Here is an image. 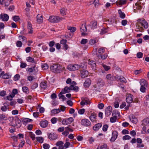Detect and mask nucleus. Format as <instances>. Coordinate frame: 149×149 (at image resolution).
<instances>
[{
  "mask_svg": "<svg viewBox=\"0 0 149 149\" xmlns=\"http://www.w3.org/2000/svg\"><path fill=\"white\" fill-rule=\"evenodd\" d=\"M65 19V17L60 16H57V23Z\"/></svg>",
  "mask_w": 149,
  "mask_h": 149,
  "instance_id": "e433bc0d",
  "label": "nucleus"
},
{
  "mask_svg": "<svg viewBox=\"0 0 149 149\" xmlns=\"http://www.w3.org/2000/svg\"><path fill=\"white\" fill-rule=\"evenodd\" d=\"M143 54L142 52H139L137 53V56L139 58H141L142 57Z\"/></svg>",
  "mask_w": 149,
  "mask_h": 149,
  "instance_id": "338daca9",
  "label": "nucleus"
},
{
  "mask_svg": "<svg viewBox=\"0 0 149 149\" xmlns=\"http://www.w3.org/2000/svg\"><path fill=\"white\" fill-rule=\"evenodd\" d=\"M43 146L45 149H49L50 147L49 145L47 143L44 144L43 145Z\"/></svg>",
  "mask_w": 149,
  "mask_h": 149,
  "instance_id": "bf43d9fd",
  "label": "nucleus"
},
{
  "mask_svg": "<svg viewBox=\"0 0 149 149\" xmlns=\"http://www.w3.org/2000/svg\"><path fill=\"white\" fill-rule=\"evenodd\" d=\"M38 84L37 83H34L31 86V88L32 89H34L38 87Z\"/></svg>",
  "mask_w": 149,
  "mask_h": 149,
  "instance_id": "e2e57ef3",
  "label": "nucleus"
},
{
  "mask_svg": "<svg viewBox=\"0 0 149 149\" xmlns=\"http://www.w3.org/2000/svg\"><path fill=\"white\" fill-rule=\"evenodd\" d=\"M40 86L43 88H46L47 87V85L45 82H41L40 84Z\"/></svg>",
  "mask_w": 149,
  "mask_h": 149,
  "instance_id": "ea45409f",
  "label": "nucleus"
},
{
  "mask_svg": "<svg viewBox=\"0 0 149 149\" xmlns=\"http://www.w3.org/2000/svg\"><path fill=\"white\" fill-rule=\"evenodd\" d=\"M63 142L62 141H60L57 142H56V146L59 147L60 146L63 145Z\"/></svg>",
  "mask_w": 149,
  "mask_h": 149,
  "instance_id": "052dcab7",
  "label": "nucleus"
},
{
  "mask_svg": "<svg viewBox=\"0 0 149 149\" xmlns=\"http://www.w3.org/2000/svg\"><path fill=\"white\" fill-rule=\"evenodd\" d=\"M48 124V122L47 120H43L40 122V124L42 127L45 128L47 126Z\"/></svg>",
  "mask_w": 149,
  "mask_h": 149,
  "instance_id": "aec40b11",
  "label": "nucleus"
},
{
  "mask_svg": "<svg viewBox=\"0 0 149 149\" xmlns=\"http://www.w3.org/2000/svg\"><path fill=\"white\" fill-rule=\"evenodd\" d=\"M48 138L50 139L55 140L57 138V135L54 133H51L48 135Z\"/></svg>",
  "mask_w": 149,
  "mask_h": 149,
  "instance_id": "a211bd4d",
  "label": "nucleus"
},
{
  "mask_svg": "<svg viewBox=\"0 0 149 149\" xmlns=\"http://www.w3.org/2000/svg\"><path fill=\"white\" fill-rule=\"evenodd\" d=\"M116 76L114 77L112 76L111 74H108L106 76V78L107 79L110 80H114L116 79Z\"/></svg>",
  "mask_w": 149,
  "mask_h": 149,
  "instance_id": "cd10ccee",
  "label": "nucleus"
},
{
  "mask_svg": "<svg viewBox=\"0 0 149 149\" xmlns=\"http://www.w3.org/2000/svg\"><path fill=\"white\" fill-rule=\"evenodd\" d=\"M96 115L95 114L92 113L90 116V119L92 122L95 121L96 120Z\"/></svg>",
  "mask_w": 149,
  "mask_h": 149,
  "instance_id": "2f4dec72",
  "label": "nucleus"
},
{
  "mask_svg": "<svg viewBox=\"0 0 149 149\" xmlns=\"http://www.w3.org/2000/svg\"><path fill=\"white\" fill-rule=\"evenodd\" d=\"M42 68L43 70H47L48 68V66L46 64H44L42 65Z\"/></svg>",
  "mask_w": 149,
  "mask_h": 149,
  "instance_id": "5fc2aeb1",
  "label": "nucleus"
},
{
  "mask_svg": "<svg viewBox=\"0 0 149 149\" xmlns=\"http://www.w3.org/2000/svg\"><path fill=\"white\" fill-rule=\"evenodd\" d=\"M32 120L31 119L28 118H24L23 119L22 122L23 124H26L29 122H30L32 121Z\"/></svg>",
  "mask_w": 149,
  "mask_h": 149,
  "instance_id": "473e14b6",
  "label": "nucleus"
},
{
  "mask_svg": "<svg viewBox=\"0 0 149 149\" xmlns=\"http://www.w3.org/2000/svg\"><path fill=\"white\" fill-rule=\"evenodd\" d=\"M74 119L72 117H70L68 118L64 119L62 122V124L63 125H67L72 122Z\"/></svg>",
  "mask_w": 149,
  "mask_h": 149,
  "instance_id": "39448f33",
  "label": "nucleus"
},
{
  "mask_svg": "<svg viewBox=\"0 0 149 149\" xmlns=\"http://www.w3.org/2000/svg\"><path fill=\"white\" fill-rule=\"evenodd\" d=\"M119 77L118 76H117V77L116 76V79H118L119 80H120L121 82H124L125 83H126V80L124 77H120V78H119Z\"/></svg>",
  "mask_w": 149,
  "mask_h": 149,
  "instance_id": "58836bf2",
  "label": "nucleus"
},
{
  "mask_svg": "<svg viewBox=\"0 0 149 149\" xmlns=\"http://www.w3.org/2000/svg\"><path fill=\"white\" fill-rule=\"evenodd\" d=\"M36 139L37 141L40 143H42L43 142V139L42 137H37L36 138Z\"/></svg>",
  "mask_w": 149,
  "mask_h": 149,
  "instance_id": "c03bdc74",
  "label": "nucleus"
},
{
  "mask_svg": "<svg viewBox=\"0 0 149 149\" xmlns=\"http://www.w3.org/2000/svg\"><path fill=\"white\" fill-rule=\"evenodd\" d=\"M117 117L116 116L111 117L110 119V121L111 123H114L116 120Z\"/></svg>",
  "mask_w": 149,
  "mask_h": 149,
  "instance_id": "8fccbe9b",
  "label": "nucleus"
},
{
  "mask_svg": "<svg viewBox=\"0 0 149 149\" xmlns=\"http://www.w3.org/2000/svg\"><path fill=\"white\" fill-rule=\"evenodd\" d=\"M108 127V126L107 125H104L103 127L102 130L106 132L107 131Z\"/></svg>",
  "mask_w": 149,
  "mask_h": 149,
  "instance_id": "680f3d73",
  "label": "nucleus"
},
{
  "mask_svg": "<svg viewBox=\"0 0 149 149\" xmlns=\"http://www.w3.org/2000/svg\"><path fill=\"white\" fill-rule=\"evenodd\" d=\"M88 61H89L88 63V64L90 65L93 68L95 69L96 68L95 62L93 61H91L90 59H89Z\"/></svg>",
  "mask_w": 149,
  "mask_h": 149,
  "instance_id": "5701e85b",
  "label": "nucleus"
},
{
  "mask_svg": "<svg viewBox=\"0 0 149 149\" xmlns=\"http://www.w3.org/2000/svg\"><path fill=\"white\" fill-rule=\"evenodd\" d=\"M127 20L124 19L122 21L121 24L123 26H125L127 24Z\"/></svg>",
  "mask_w": 149,
  "mask_h": 149,
  "instance_id": "774afa93",
  "label": "nucleus"
},
{
  "mask_svg": "<svg viewBox=\"0 0 149 149\" xmlns=\"http://www.w3.org/2000/svg\"><path fill=\"white\" fill-rule=\"evenodd\" d=\"M51 70L54 72L58 71L59 70H61L64 69V67H62L60 65L55 64L53 65H52L51 68Z\"/></svg>",
  "mask_w": 149,
  "mask_h": 149,
  "instance_id": "7ed1b4c3",
  "label": "nucleus"
},
{
  "mask_svg": "<svg viewBox=\"0 0 149 149\" xmlns=\"http://www.w3.org/2000/svg\"><path fill=\"white\" fill-rule=\"evenodd\" d=\"M26 60L29 62H34V58L30 57H28L26 59Z\"/></svg>",
  "mask_w": 149,
  "mask_h": 149,
  "instance_id": "de8ad7c7",
  "label": "nucleus"
},
{
  "mask_svg": "<svg viewBox=\"0 0 149 149\" xmlns=\"http://www.w3.org/2000/svg\"><path fill=\"white\" fill-rule=\"evenodd\" d=\"M60 14L62 16H64L66 14L67 9L65 7H61L60 9Z\"/></svg>",
  "mask_w": 149,
  "mask_h": 149,
  "instance_id": "f8f14e48",
  "label": "nucleus"
},
{
  "mask_svg": "<svg viewBox=\"0 0 149 149\" xmlns=\"http://www.w3.org/2000/svg\"><path fill=\"white\" fill-rule=\"evenodd\" d=\"M72 86H70L69 87L66 86L65 87L64 89L61 92H62L63 93L65 94L67 93H69L70 92V90H71V88H72Z\"/></svg>",
  "mask_w": 149,
  "mask_h": 149,
  "instance_id": "6ab92c4d",
  "label": "nucleus"
},
{
  "mask_svg": "<svg viewBox=\"0 0 149 149\" xmlns=\"http://www.w3.org/2000/svg\"><path fill=\"white\" fill-rule=\"evenodd\" d=\"M140 83L141 86H147L148 85L147 81L143 79H142L140 80Z\"/></svg>",
  "mask_w": 149,
  "mask_h": 149,
  "instance_id": "b1692460",
  "label": "nucleus"
},
{
  "mask_svg": "<svg viewBox=\"0 0 149 149\" xmlns=\"http://www.w3.org/2000/svg\"><path fill=\"white\" fill-rule=\"evenodd\" d=\"M61 112V110L60 109H53L51 111L52 114H57Z\"/></svg>",
  "mask_w": 149,
  "mask_h": 149,
  "instance_id": "7c9ffc66",
  "label": "nucleus"
},
{
  "mask_svg": "<svg viewBox=\"0 0 149 149\" xmlns=\"http://www.w3.org/2000/svg\"><path fill=\"white\" fill-rule=\"evenodd\" d=\"M81 125L86 127H89L91 125V123L89 120L87 119H83L81 121Z\"/></svg>",
  "mask_w": 149,
  "mask_h": 149,
  "instance_id": "423d86ee",
  "label": "nucleus"
},
{
  "mask_svg": "<svg viewBox=\"0 0 149 149\" xmlns=\"http://www.w3.org/2000/svg\"><path fill=\"white\" fill-rule=\"evenodd\" d=\"M71 86H72V88H72L71 90H73L76 91H78V90L79 88L77 86H75L74 87L72 85H71Z\"/></svg>",
  "mask_w": 149,
  "mask_h": 149,
  "instance_id": "0e129e2a",
  "label": "nucleus"
},
{
  "mask_svg": "<svg viewBox=\"0 0 149 149\" xmlns=\"http://www.w3.org/2000/svg\"><path fill=\"white\" fill-rule=\"evenodd\" d=\"M62 92H61L58 95V96L59 97V98L62 99L63 101H64L66 99V98L63 95H62L63 94Z\"/></svg>",
  "mask_w": 149,
  "mask_h": 149,
  "instance_id": "4c0bfd02",
  "label": "nucleus"
},
{
  "mask_svg": "<svg viewBox=\"0 0 149 149\" xmlns=\"http://www.w3.org/2000/svg\"><path fill=\"white\" fill-rule=\"evenodd\" d=\"M140 2H138L135 3V5L137 6L136 8L138 9H141L142 8V7L140 5Z\"/></svg>",
  "mask_w": 149,
  "mask_h": 149,
  "instance_id": "a18cd8bd",
  "label": "nucleus"
},
{
  "mask_svg": "<svg viewBox=\"0 0 149 149\" xmlns=\"http://www.w3.org/2000/svg\"><path fill=\"white\" fill-rule=\"evenodd\" d=\"M11 76L8 73L4 74L2 76V78L3 79H8Z\"/></svg>",
  "mask_w": 149,
  "mask_h": 149,
  "instance_id": "79ce46f5",
  "label": "nucleus"
},
{
  "mask_svg": "<svg viewBox=\"0 0 149 149\" xmlns=\"http://www.w3.org/2000/svg\"><path fill=\"white\" fill-rule=\"evenodd\" d=\"M132 95L128 94L126 98L127 102L128 103H131L133 102Z\"/></svg>",
  "mask_w": 149,
  "mask_h": 149,
  "instance_id": "dca6fc26",
  "label": "nucleus"
},
{
  "mask_svg": "<svg viewBox=\"0 0 149 149\" xmlns=\"http://www.w3.org/2000/svg\"><path fill=\"white\" fill-rule=\"evenodd\" d=\"M102 65L103 68H104V70L106 71H108L110 68L109 66H107L106 65H105L104 64H102Z\"/></svg>",
  "mask_w": 149,
  "mask_h": 149,
  "instance_id": "864d4df0",
  "label": "nucleus"
},
{
  "mask_svg": "<svg viewBox=\"0 0 149 149\" xmlns=\"http://www.w3.org/2000/svg\"><path fill=\"white\" fill-rule=\"evenodd\" d=\"M134 72L135 74L137 75L142 72V70L141 69L136 70L134 71Z\"/></svg>",
  "mask_w": 149,
  "mask_h": 149,
  "instance_id": "603ef678",
  "label": "nucleus"
},
{
  "mask_svg": "<svg viewBox=\"0 0 149 149\" xmlns=\"http://www.w3.org/2000/svg\"><path fill=\"white\" fill-rule=\"evenodd\" d=\"M130 119L131 121L134 123H136L137 122V119L133 116H130Z\"/></svg>",
  "mask_w": 149,
  "mask_h": 149,
  "instance_id": "c85d7f7f",
  "label": "nucleus"
},
{
  "mask_svg": "<svg viewBox=\"0 0 149 149\" xmlns=\"http://www.w3.org/2000/svg\"><path fill=\"white\" fill-rule=\"evenodd\" d=\"M102 126L101 123H98L96 124L93 127V130L95 131H97Z\"/></svg>",
  "mask_w": 149,
  "mask_h": 149,
  "instance_id": "393cba45",
  "label": "nucleus"
},
{
  "mask_svg": "<svg viewBox=\"0 0 149 149\" xmlns=\"http://www.w3.org/2000/svg\"><path fill=\"white\" fill-rule=\"evenodd\" d=\"M97 85L99 87H102L104 85V82L102 79L99 78L97 79Z\"/></svg>",
  "mask_w": 149,
  "mask_h": 149,
  "instance_id": "6e6552de",
  "label": "nucleus"
},
{
  "mask_svg": "<svg viewBox=\"0 0 149 149\" xmlns=\"http://www.w3.org/2000/svg\"><path fill=\"white\" fill-rule=\"evenodd\" d=\"M28 29L29 30V33H33V30L32 28L31 24L29 22H28Z\"/></svg>",
  "mask_w": 149,
  "mask_h": 149,
  "instance_id": "a878e982",
  "label": "nucleus"
},
{
  "mask_svg": "<svg viewBox=\"0 0 149 149\" xmlns=\"http://www.w3.org/2000/svg\"><path fill=\"white\" fill-rule=\"evenodd\" d=\"M12 19L15 22H17L19 20V17L18 16H14L12 17Z\"/></svg>",
  "mask_w": 149,
  "mask_h": 149,
  "instance_id": "37998d69",
  "label": "nucleus"
},
{
  "mask_svg": "<svg viewBox=\"0 0 149 149\" xmlns=\"http://www.w3.org/2000/svg\"><path fill=\"white\" fill-rule=\"evenodd\" d=\"M20 75L18 74H16L14 77V79L15 81H17L20 78Z\"/></svg>",
  "mask_w": 149,
  "mask_h": 149,
  "instance_id": "3c124183",
  "label": "nucleus"
},
{
  "mask_svg": "<svg viewBox=\"0 0 149 149\" xmlns=\"http://www.w3.org/2000/svg\"><path fill=\"white\" fill-rule=\"evenodd\" d=\"M68 29L71 32H73L75 31L76 30V28L74 27H71L68 26Z\"/></svg>",
  "mask_w": 149,
  "mask_h": 149,
  "instance_id": "c9c22d12",
  "label": "nucleus"
},
{
  "mask_svg": "<svg viewBox=\"0 0 149 149\" xmlns=\"http://www.w3.org/2000/svg\"><path fill=\"white\" fill-rule=\"evenodd\" d=\"M143 124L145 126H149V119L146 118L143 120Z\"/></svg>",
  "mask_w": 149,
  "mask_h": 149,
  "instance_id": "c756f323",
  "label": "nucleus"
},
{
  "mask_svg": "<svg viewBox=\"0 0 149 149\" xmlns=\"http://www.w3.org/2000/svg\"><path fill=\"white\" fill-rule=\"evenodd\" d=\"M136 26L137 28L140 29V30L142 29L143 27L145 29H147L148 26V23L144 19H139L136 24Z\"/></svg>",
  "mask_w": 149,
  "mask_h": 149,
  "instance_id": "f257e3e1",
  "label": "nucleus"
},
{
  "mask_svg": "<svg viewBox=\"0 0 149 149\" xmlns=\"http://www.w3.org/2000/svg\"><path fill=\"white\" fill-rule=\"evenodd\" d=\"M80 67V66L77 64L70 65L68 66V69L70 71H73L79 69Z\"/></svg>",
  "mask_w": 149,
  "mask_h": 149,
  "instance_id": "20e7f679",
  "label": "nucleus"
},
{
  "mask_svg": "<svg viewBox=\"0 0 149 149\" xmlns=\"http://www.w3.org/2000/svg\"><path fill=\"white\" fill-rule=\"evenodd\" d=\"M88 42V40L86 39H84L81 40V44H85Z\"/></svg>",
  "mask_w": 149,
  "mask_h": 149,
  "instance_id": "13d9d810",
  "label": "nucleus"
},
{
  "mask_svg": "<svg viewBox=\"0 0 149 149\" xmlns=\"http://www.w3.org/2000/svg\"><path fill=\"white\" fill-rule=\"evenodd\" d=\"M81 76L82 78H84L87 77L88 75V71L85 70H83L81 71Z\"/></svg>",
  "mask_w": 149,
  "mask_h": 149,
  "instance_id": "9d476101",
  "label": "nucleus"
},
{
  "mask_svg": "<svg viewBox=\"0 0 149 149\" xmlns=\"http://www.w3.org/2000/svg\"><path fill=\"white\" fill-rule=\"evenodd\" d=\"M16 44L17 47H20L22 46V44L21 41H17L16 43Z\"/></svg>",
  "mask_w": 149,
  "mask_h": 149,
  "instance_id": "6e6d98bb",
  "label": "nucleus"
},
{
  "mask_svg": "<svg viewBox=\"0 0 149 149\" xmlns=\"http://www.w3.org/2000/svg\"><path fill=\"white\" fill-rule=\"evenodd\" d=\"M107 54H104L103 55H100L98 57L99 58H101L102 59H105L107 57Z\"/></svg>",
  "mask_w": 149,
  "mask_h": 149,
  "instance_id": "09e8293b",
  "label": "nucleus"
},
{
  "mask_svg": "<svg viewBox=\"0 0 149 149\" xmlns=\"http://www.w3.org/2000/svg\"><path fill=\"white\" fill-rule=\"evenodd\" d=\"M127 0H118L116 2V5L118 6H122L126 4Z\"/></svg>",
  "mask_w": 149,
  "mask_h": 149,
  "instance_id": "f3484780",
  "label": "nucleus"
},
{
  "mask_svg": "<svg viewBox=\"0 0 149 149\" xmlns=\"http://www.w3.org/2000/svg\"><path fill=\"white\" fill-rule=\"evenodd\" d=\"M57 121V119L56 118H53L51 120V121L53 124L55 123Z\"/></svg>",
  "mask_w": 149,
  "mask_h": 149,
  "instance_id": "69168bd1",
  "label": "nucleus"
},
{
  "mask_svg": "<svg viewBox=\"0 0 149 149\" xmlns=\"http://www.w3.org/2000/svg\"><path fill=\"white\" fill-rule=\"evenodd\" d=\"M108 32L107 29V28H105L103 27L101 29L100 33V34L101 35H102L104 34H105Z\"/></svg>",
  "mask_w": 149,
  "mask_h": 149,
  "instance_id": "f704fd0d",
  "label": "nucleus"
},
{
  "mask_svg": "<svg viewBox=\"0 0 149 149\" xmlns=\"http://www.w3.org/2000/svg\"><path fill=\"white\" fill-rule=\"evenodd\" d=\"M118 136V133L116 131H114L112 134V136L110 139V141L113 142H114L117 138Z\"/></svg>",
  "mask_w": 149,
  "mask_h": 149,
  "instance_id": "9b49d317",
  "label": "nucleus"
},
{
  "mask_svg": "<svg viewBox=\"0 0 149 149\" xmlns=\"http://www.w3.org/2000/svg\"><path fill=\"white\" fill-rule=\"evenodd\" d=\"M118 13L119 14L120 17L122 18H124L125 17V14L124 13H123L120 10H118Z\"/></svg>",
  "mask_w": 149,
  "mask_h": 149,
  "instance_id": "72a5a7b5",
  "label": "nucleus"
},
{
  "mask_svg": "<svg viewBox=\"0 0 149 149\" xmlns=\"http://www.w3.org/2000/svg\"><path fill=\"white\" fill-rule=\"evenodd\" d=\"M90 104V101L85 98H83L80 103L81 105L82 106L86 104Z\"/></svg>",
  "mask_w": 149,
  "mask_h": 149,
  "instance_id": "4be33fe9",
  "label": "nucleus"
},
{
  "mask_svg": "<svg viewBox=\"0 0 149 149\" xmlns=\"http://www.w3.org/2000/svg\"><path fill=\"white\" fill-rule=\"evenodd\" d=\"M80 29L82 33L81 35H85V33L87 31V28L86 24H83L80 27Z\"/></svg>",
  "mask_w": 149,
  "mask_h": 149,
  "instance_id": "0eeeda50",
  "label": "nucleus"
},
{
  "mask_svg": "<svg viewBox=\"0 0 149 149\" xmlns=\"http://www.w3.org/2000/svg\"><path fill=\"white\" fill-rule=\"evenodd\" d=\"M131 137L128 135H125L123 137V140H129L130 139Z\"/></svg>",
  "mask_w": 149,
  "mask_h": 149,
  "instance_id": "49530a36",
  "label": "nucleus"
},
{
  "mask_svg": "<svg viewBox=\"0 0 149 149\" xmlns=\"http://www.w3.org/2000/svg\"><path fill=\"white\" fill-rule=\"evenodd\" d=\"M112 111V108L111 107H107L105 109V113L107 116H109L111 113Z\"/></svg>",
  "mask_w": 149,
  "mask_h": 149,
  "instance_id": "ddd939ff",
  "label": "nucleus"
},
{
  "mask_svg": "<svg viewBox=\"0 0 149 149\" xmlns=\"http://www.w3.org/2000/svg\"><path fill=\"white\" fill-rule=\"evenodd\" d=\"M48 21L52 23H57V16H50L48 19Z\"/></svg>",
  "mask_w": 149,
  "mask_h": 149,
  "instance_id": "4468645a",
  "label": "nucleus"
},
{
  "mask_svg": "<svg viewBox=\"0 0 149 149\" xmlns=\"http://www.w3.org/2000/svg\"><path fill=\"white\" fill-rule=\"evenodd\" d=\"M10 125L11 126L13 127L16 126L17 128H19L21 126V120L16 116L15 118H12L10 119Z\"/></svg>",
  "mask_w": 149,
  "mask_h": 149,
  "instance_id": "f03ea898",
  "label": "nucleus"
},
{
  "mask_svg": "<svg viewBox=\"0 0 149 149\" xmlns=\"http://www.w3.org/2000/svg\"><path fill=\"white\" fill-rule=\"evenodd\" d=\"M91 81L89 79H87L84 83V86L85 87H87L89 86L91 84Z\"/></svg>",
  "mask_w": 149,
  "mask_h": 149,
  "instance_id": "bb28decb",
  "label": "nucleus"
},
{
  "mask_svg": "<svg viewBox=\"0 0 149 149\" xmlns=\"http://www.w3.org/2000/svg\"><path fill=\"white\" fill-rule=\"evenodd\" d=\"M88 25L91 26L92 29H94L97 28V22L95 21H93L92 22Z\"/></svg>",
  "mask_w": 149,
  "mask_h": 149,
  "instance_id": "412c9836",
  "label": "nucleus"
},
{
  "mask_svg": "<svg viewBox=\"0 0 149 149\" xmlns=\"http://www.w3.org/2000/svg\"><path fill=\"white\" fill-rule=\"evenodd\" d=\"M36 18L37 22L38 24H40L43 22V19L42 15L38 14Z\"/></svg>",
  "mask_w": 149,
  "mask_h": 149,
  "instance_id": "2eb2a0df",
  "label": "nucleus"
},
{
  "mask_svg": "<svg viewBox=\"0 0 149 149\" xmlns=\"http://www.w3.org/2000/svg\"><path fill=\"white\" fill-rule=\"evenodd\" d=\"M0 18L3 21H7L9 19V16L6 14H1L0 15Z\"/></svg>",
  "mask_w": 149,
  "mask_h": 149,
  "instance_id": "1a4fd4ad",
  "label": "nucleus"
},
{
  "mask_svg": "<svg viewBox=\"0 0 149 149\" xmlns=\"http://www.w3.org/2000/svg\"><path fill=\"white\" fill-rule=\"evenodd\" d=\"M29 135L33 140H34L35 139V135L32 132H29Z\"/></svg>",
  "mask_w": 149,
  "mask_h": 149,
  "instance_id": "4d7b16f0",
  "label": "nucleus"
},
{
  "mask_svg": "<svg viewBox=\"0 0 149 149\" xmlns=\"http://www.w3.org/2000/svg\"><path fill=\"white\" fill-rule=\"evenodd\" d=\"M97 42V40L95 39H91L89 41V43L91 45H93Z\"/></svg>",
  "mask_w": 149,
  "mask_h": 149,
  "instance_id": "a19ab883",
  "label": "nucleus"
}]
</instances>
